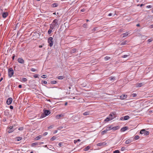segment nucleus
Masks as SVG:
<instances>
[{
  "label": "nucleus",
  "mask_w": 153,
  "mask_h": 153,
  "mask_svg": "<svg viewBox=\"0 0 153 153\" xmlns=\"http://www.w3.org/2000/svg\"><path fill=\"white\" fill-rule=\"evenodd\" d=\"M57 132V130H56L54 132V134L56 133Z\"/></svg>",
  "instance_id": "61"
},
{
  "label": "nucleus",
  "mask_w": 153,
  "mask_h": 153,
  "mask_svg": "<svg viewBox=\"0 0 153 153\" xmlns=\"http://www.w3.org/2000/svg\"><path fill=\"white\" fill-rule=\"evenodd\" d=\"M62 145V143H59V146H61Z\"/></svg>",
  "instance_id": "51"
},
{
  "label": "nucleus",
  "mask_w": 153,
  "mask_h": 153,
  "mask_svg": "<svg viewBox=\"0 0 153 153\" xmlns=\"http://www.w3.org/2000/svg\"><path fill=\"white\" fill-rule=\"evenodd\" d=\"M126 41H125L123 42H122L121 43V45H125L126 44Z\"/></svg>",
  "instance_id": "37"
},
{
  "label": "nucleus",
  "mask_w": 153,
  "mask_h": 153,
  "mask_svg": "<svg viewBox=\"0 0 153 153\" xmlns=\"http://www.w3.org/2000/svg\"><path fill=\"white\" fill-rule=\"evenodd\" d=\"M107 131H107L106 129L105 130H104L102 131L101 132V134L102 135H103L104 134H105V133H106Z\"/></svg>",
  "instance_id": "19"
},
{
  "label": "nucleus",
  "mask_w": 153,
  "mask_h": 153,
  "mask_svg": "<svg viewBox=\"0 0 153 153\" xmlns=\"http://www.w3.org/2000/svg\"><path fill=\"white\" fill-rule=\"evenodd\" d=\"M132 141V140H131V139H129L126 140L125 141V143L126 144H128L131 143Z\"/></svg>",
  "instance_id": "14"
},
{
  "label": "nucleus",
  "mask_w": 153,
  "mask_h": 153,
  "mask_svg": "<svg viewBox=\"0 0 153 153\" xmlns=\"http://www.w3.org/2000/svg\"><path fill=\"white\" fill-rule=\"evenodd\" d=\"M112 15V14L111 13H109L108 15V16H111Z\"/></svg>",
  "instance_id": "55"
},
{
  "label": "nucleus",
  "mask_w": 153,
  "mask_h": 153,
  "mask_svg": "<svg viewBox=\"0 0 153 153\" xmlns=\"http://www.w3.org/2000/svg\"><path fill=\"white\" fill-rule=\"evenodd\" d=\"M53 125H51L48 127V129L52 128H53Z\"/></svg>",
  "instance_id": "47"
},
{
  "label": "nucleus",
  "mask_w": 153,
  "mask_h": 153,
  "mask_svg": "<svg viewBox=\"0 0 153 153\" xmlns=\"http://www.w3.org/2000/svg\"><path fill=\"white\" fill-rule=\"evenodd\" d=\"M112 129V127L111 126H108L106 128V130L107 131Z\"/></svg>",
  "instance_id": "24"
},
{
  "label": "nucleus",
  "mask_w": 153,
  "mask_h": 153,
  "mask_svg": "<svg viewBox=\"0 0 153 153\" xmlns=\"http://www.w3.org/2000/svg\"><path fill=\"white\" fill-rule=\"evenodd\" d=\"M85 10L84 9H82L81 10V11L83 12H84L85 11Z\"/></svg>",
  "instance_id": "62"
},
{
  "label": "nucleus",
  "mask_w": 153,
  "mask_h": 153,
  "mask_svg": "<svg viewBox=\"0 0 153 153\" xmlns=\"http://www.w3.org/2000/svg\"><path fill=\"white\" fill-rule=\"evenodd\" d=\"M52 29L50 28V29H49L48 30V33L49 34H50L52 32Z\"/></svg>",
  "instance_id": "31"
},
{
  "label": "nucleus",
  "mask_w": 153,
  "mask_h": 153,
  "mask_svg": "<svg viewBox=\"0 0 153 153\" xmlns=\"http://www.w3.org/2000/svg\"><path fill=\"white\" fill-rule=\"evenodd\" d=\"M97 27H95V28H94V29H93L92 30V32H94L96 31L97 30Z\"/></svg>",
  "instance_id": "42"
},
{
  "label": "nucleus",
  "mask_w": 153,
  "mask_h": 153,
  "mask_svg": "<svg viewBox=\"0 0 153 153\" xmlns=\"http://www.w3.org/2000/svg\"><path fill=\"white\" fill-rule=\"evenodd\" d=\"M39 145H40L42 144H43L44 143L43 142H39Z\"/></svg>",
  "instance_id": "59"
},
{
  "label": "nucleus",
  "mask_w": 153,
  "mask_h": 153,
  "mask_svg": "<svg viewBox=\"0 0 153 153\" xmlns=\"http://www.w3.org/2000/svg\"><path fill=\"white\" fill-rule=\"evenodd\" d=\"M22 139V138L20 137H18L16 138V140L17 141H19Z\"/></svg>",
  "instance_id": "23"
},
{
  "label": "nucleus",
  "mask_w": 153,
  "mask_h": 153,
  "mask_svg": "<svg viewBox=\"0 0 153 153\" xmlns=\"http://www.w3.org/2000/svg\"><path fill=\"white\" fill-rule=\"evenodd\" d=\"M23 127H20L19 128V130H20V131H22V130H23Z\"/></svg>",
  "instance_id": "45"
},
{
  "label": "nucleus",
  "mask_w": 153,
  "mask_h": 153,
  "mask_svg": "<svg viewBox=\"0 0 153 153\" xmlns=\"http://www.w3.org/2000/svg\"><path fill=\"white\" fill-rule=\"evenodd\" d=\"M124 117H121L120 118V120H123Z\"/></svg>",
  "instance_id": "63"
},
{
  "label": "nucleus",
  "mask_w": 153,
  "mask_h": 153,
  "mask_svg": "<svg viewBox=\"0 0 153 153\" xmlns=\"http://www.w3.org/2000/svg\"><path fill=\"white\" fill-rule=\"evenodd\" d=\"M42 137V136L41 135H39L36 137L35 138V140H39Z\"/></svg>",
  "instance_id": "21"
},
{
  "label": "nucleus",
  "mask_w": 153,
  "mask_h": 153,
  "mask_svg": "<svg viewBox=\"0 0 153 153\" xmlns=\"http://www.w3.org/2000/svg\"><path fill=\"white\" fill-rule=\"evenodd\" d=\"M63 78V76H59L58 77V79H61Z\"/></svg>",
  "instance_id": "34"
},
{
  "label": "nucleus",
  "mask_w": 153,
  "mask_h": 153,
  "mask_svg": "<svg viewBox=\"0 0 153 153\" xmlns=\"http://www.w3.org/2000/svg\"><path fill=\"white\" fill-rule=\"evenodd\" d=\"M127 95L125 94L122 95L120 96V98L121 100H124L126 99L127 98Z\"/></svg>",
  "instance_id": "11"
},
{
  "label": "nucleus",
  "mask_w": 153,
  "mask_h": 153,
  "mask_svg": "<svg viewBox=\"0 0 153 153\" xmlns=\"http://www.w3.org/2000/svg\"><path fill=\"white\" fill-rule=\"evenodd\" d=\"M53 38L52 37H50L48 39V42L50 46L52 47L53 45Z\"/></svg>",
  "instance_id": "5"
},
{
  "label": "nucleus",
  "mask_w": 153,
  "mask_h": 153,
  "mask_svg": "<svg viewBox=\"0 0 153 153\" xmlns=\"http://www.w3.org/2000/svg\"><path fill=\"white\" fill-rule=\"evenodd\" d=\"M14 71L12 68H10L8 70V74L10 77H11L14 74Z\"/></svg>",
  "instance_id": "4"
},
{
  "label": "nucleus",
  "mask_w": 153,
  "mask_h": 153,
  "mask_svg": "<svg viewBox=\"0 0 153 153\" xmlns=\"http://www.w3.org/2000/svg\"><path fill=\"white\" fill-rule=\"evenodd\" d=\"M128 33H126L122 34L121 35V36H122L123 37H124L128 36Z\"/></svg>",
  "instance_id": "17"
},
{
  "label": "nucleus",
  "mask_w": 153,
  "mask_h": 153,
  "mask_svg": "<svg viewBox=\"0 0 153 153\" xmlns=\"http://www.w3.org/2000/svg\"><path fill=\"white\" fill-rule=\"evenodd\" d=\"M129 117L128 116H126L124 117L123 120H128L129 118Z\"/></svg>",
  "instance_id": "20"
},
{
  "label": "nucleus",
  "mask_w": 153,
  "mask_h": 153,
  "mask_svg": "<svg viewBox=\"0 0 153 153\" xmlns=\"http://www.w3.org/2000/svg\"><path fill=\"white\" fill-rule=\"evenodd\" d=\"M22 80L25 82H26L27 81V79L26 78H23L22 79Z\"/></svg>",
  "instance_id": "35"
},
{
  "label": "nucleus",
  "mask_w": 153,
  "mask_h": 153,
  "mask_svg": "<svg viewBox=\"0 0 153 153\" xmlns=\"http://www.w3.org/2000/svg\"><path fill=\"white\" fill-rule=\"evenodd\" d=\"M129 56V55H125L123 56L122 57L123 58H126Z\"/></svg>",
  "instance_id": "32"
},
{
  "label": "nucleus",
  "mask_w": 153,
  "mask_h": 153,
  "mask_svg": "<svg viewBox=\"0 0 153 153\" xmlns=\"http://www.w3.org/2000/svg\"><path fill=\"white\" fill-rule=\"evenodd\" d=\"M52 6L53 7H56L58 6V4H57L54 3L52 4Z\"/></svg>",
  "instance_id": "28"
},
{
  "label": "nucleus",
  "mask_w": 153,
  "mask_h": 153,
  "mask_svg": "<svg viewBox=\"0 0 153 153\" xmlns=\"http://www.w3.org/2000/svg\"><path fill=\"white\" fill-rule=\"evenodd\" d=\"M50 114V111L48 110H45V111L43 114L42 115V117H44L46 116L49 115Z\"/></svg>",
  "instance_id": "7"
},
{
  "label": "nucleus",
  "mask_w": 153,
  "mask_h": 153,
  "mask_svg": "<svg viewBox=\"0 0 153 153\" xmlns=\"http://www.w3.org/2000/svg\"><path fill=\"white\" fill-rule=\"evenodd\" d=\"M87 25V24H85L83 25V27L85 28L86 27Z\"/></svg>",
  "instance_id": "46"
},
{
  "label": "nucleus",
  "mask_w": 153,
  "mask_h": 153,
  "mask_svg": "<svg viewBox=\"0 0 153 153\" xmlns=\"http://www.w3.org/2000/svg\"><path fill=\"white\" fill-rule=\"evenodd\" d=\"M105 60H107L109 59H110V58L109 57L107 56L105 58Z\"/></svg>",
  "instance_id": "39"
},
{
  "label": "nucleus",
  "mask_w": 153,
  "mask_h": 153,
  "mask_svg": "<svg viewBox=\"0 0 153 153\" xmlns=\"http://www.w3.org/2000/svg\"><path fill=\"white\" fill-rule=\"evenodd\" d=\"M83 114L84 115H88L89 114L88 112H86L84 113Z\"/></svg>",
  "instance_id": "29"
},
{
  "label": "nucleus",
  "mask_w": 153,
  "mask_h": 153,
  "mask_svg": "<svg viewBox=\"0 0 153 153\" xmlns=\"http://www.w3.org/2000/svg\"><path fill=\"white\" fill-rule=\"evenodd\" d=\"M58 21L57 19H55L50 25V29H53L56 28V26L58 25Z\"/></svg>",
  "instance_id": "2"
},
{
  "label": "nucleus",
  "mask_w": 153,
  "mask_h": 153,
  "mask_svg": "<svg viewBox=\"0 0 153 153\" xmlns=\"http://www.w3.org/2000/svg\"><path fill=\"white\" fill-rule=\"evenodd\" d=\"M77 142L78 141H77V140H75L74 141V143L75 144H76Z\"/></svg>",
  "instance_id": "52"
},
{
  "label": "nucleus",
  "mask_w": 153,
  "mask_h": 153,
  "mask_svg": "<svg viewBox=\"0 0 153 153\" xmlns=\"http://www.w3.org/2000/svg\"><path fill=\"white\" fill-rule=\"evenodd\" d=\"M16 125H14L12 126H8L7 129V131L8 133H10L13 132L14 131L16 128Z\"/></svg>",
  "instance_id": "1"
},
{
  "label": "nucleus",
  "mask_w": 153,
  "mask_h": 153,
  "mask_svg": "<svg viewBox=\"0 0 153 153\" xmlns=\"http://www.w3.org/2000/svg\"><path fill=\"white\" fill-rule=\"evenodd\" d=\"M37 145H39V142L34 143H32L31 144V146H34Z\"/></svg>",
  "instance_id": "15"
},
{
  "label": "nucleus",
  "mask_w": 153,
  "mask_h": 153,
  "mask_svg": "<svg viewBox=\"0 0 153 153\" xmlns=\"http://www.w3.org/2000/svg\"><path fill=\"white\" fill-rule=\"evenodd\" d=\"M43 82L44 84H47V82L46 81H44Z\"/></svg>",
  "instance_id": "54"
},
{
  "label": "nucleus",
  "mask_w": 153,
  "mask_h": 153,
  "mask_svg": "<svg viewBox=\"0 0 153 153\" xmlns=\"http://www.w3.org/2000/svg\"><path fill=\"white\" fill-rule=\"evenodd\" d=\"M150 27L151 28H153V25H151L150 26Z\"/></svg>",
  "instance_id": "58"
},
{
  "label": "nucleus",
  "mask_w": 153,
  "mask_h": 153,
  "mask_svg": "<svg viewBox=\"0 0 153 153\" xmlns=\"http://www.w3.org/2000/svg\"><path fill=\"white\" fill-rule=\"evenodd\" d=\"M18 61L21 64H23L24 62V60L21 58H18Z\"/></svg>",
  "instance_id": "10"
},
{
  "label": "nucleus",
  "mask_w": 153,
  "mask_h": 153,
  "mask_svg": "<svg viewBox=\"0 0 153 153\" xmlns=\"http://www.w3.org/2000/svg\"><path fill=\"white\" fill-rule=\"evenodd\" d=\"M153 40V39H149L148 40V42H152Z\"/></svg>",
  "instance_id": "43"
},
{
  "label": "nucleus",
  "mask_w": 153,
  "mask_h": 153,
  "mask_svg": "<svg viewBox=\"0 0 153 153\" xmlns=\"http://www.w3.org/2000/svg\"><path fill=\"white\" fill-rule=\"evenodd\" d=\"M146 37V36L144 35L142 36V38H143V39H144Z\"/></svg>",
  "instance_id": "56"
},
{
  "label": "nucleus",
  "mask_w": 153,
  "mask_h": 153,
  "mask_svg": "<svg viewBox=\"0 0 153 153\" xmlns=\"http://www.w3.org/2000/svg\"><path fill=\"white\" fill-rule=\"evenodd\" d=\"M126 149V148L125 147H122L121 149V151H123L125 150Z\"/></svg>",
  "instance_id": "44"
},
{
  "label": "nucleus",
  "mask_w": 153,
  "mask_h": 153,
  "mask_svg": "<svg viewBox=\"0 0 153 153\" xmlns=\"http://www.w3.org/2000/svg\"><path fill=\"white\" fill-rule=\"evenodd\" d=\"M120 151L118 150H116L114 151L113 153H120Z\"/></svg>",
  "instance_id": "40"
},
{
  "label": "nucleus",
  "mask_w": 153,
  "mask_h": 153,
  "mask_svg": "<svg viewBox=\"0 0 153 153\" xmlns=\"http://www.w3.org/2000/svg\"><path fill=\"white\" fill-rule=\"evenodd\" d=\"M106 144V143L105 142L100 143L97 144V146H105Z\"/></svg>",
  "instance_id": "12"
},
{
  "label": "nucleus",
  "mask_w": 153,
  "mask_h": 153,
  "mask_svg": "<svg viewBox=\"0 0 153 153\" xmlns=\"http://www.w3.org/2000/svg\"><path fill=\"white\" fill-rule=\"evenodd\" d=\"M117 127H113V128H112V129H113V130H116L117 129Z\"/></svg>",
  "instance_id": "33"
},
{
  "label": "nucleus",
  "mask_w": 153,
  "mask_h": 153,
  "mask_svg": "<svg viewBox=\"0 0 153 153\" xmlns=\"http://www.w3.org/2000/svg\"><path fill=\"white\" fill-rule=\"evenodd\" d=\"M143 83H137L135 84V86L137 87H140L143 85Z\"/></svg>",
  "instance_id": "13"
},
{
  "label": "nucleus",
  "mask_w": 153,
  "mask_h": 153,
  "mask_svg": "<svg viewBox=\"0 0 153 153\" xmlns=\"http://www.w3.org/2000/svg\"><path fill=\"white\" fill-rule=\"evenodd\" d=\"M56 138L54 136L51 139V141L55 140L56 139Z\"/></svg>",
  "instance_id": "27"
},
{
  "label": "nucleus",
  "mask_w": 153,
  "mask_h": 153,
  "mask_svg": "<svg viewBox=\"0 0 153 153\" xmlns=\"http://www.w3.org/2000/svg\"><path fill=\"white\" fill-rule=\"evenodd\" d=\"M47 76L46 75H43L41 76V77L43 78H45Z\"/></svg>",
  "instance_id": "38"
},
{
  "label": "nucleus",
  "mask_w": 153,
  "mask_h": 153,
  "mask_svg": "<svg viewBox=\"0 0 153 153\" xmlns=\"http://www.w3.org/2000/svg\"><path fill=\"white\" fill-rule=\"evenodd\" d=\"M115 114L116 113L115 112L111 113L109 114V116L104 120V121L108 122L113 120L115 117Z\"/></svg>",
  "instance_id": "3"
},
{
  "label": "nucleus",
  "mask_w": 153,
  "mask_h": 153,
  "mask_svg": "<svg viewBox=\"0 0 153 153\" xmlns=\"http://www.w3.org/2000/svg\"><path fill=\"white\" fill-rule=\"evenodd\" d=\"M90 148V146H88L86 147L84 149V150L85 151H88L89 149Z\"/></svg>",
  "instance_id": "22"
},
{
  "label": "nucleus",
  "mask_w": 153,
  "mask_h": 153,
  "mask_svg": "<svg viewBox=\"0 0 153 153\" xmlns=\"http://www.w3.org/2000/svg\"><path fill=\"white\" fill-rule=\"evenodd\" d=\"M64 116V114H62L56 115V116L55 117V118L57 119H59L60 118L63 117Z\"/></svg>",
  "instance_id": "8"
},
{
  "label": "nucleus",
  "mask_w": 153,
  "mask_h": 153,
  "mask_svg": "<svg viewBox=\"0 0 153 153\" xmlns=\"http://www.w3.org/2000/svg\"><path fill=\"white\" fill-rule=\"evenodd\" d=\"M3 78L2 77H1L0 79V82L3 80Z\"/></svg>",
  "instance_id": "64"
},
{
  "label": "nucleus",
  "mask_w": 153,
  "mask_h": 153,
  "mask_svg": "<svg viewBox=\"0 0 153 153\" xmlns=\"http://www.w3.org/2000/svg\"><path fill=\"white\" fill-rule=\"evenodd\" d=\"M152 7V6L150 5H148L146 6V7L148 8H151Z\"/></svg>",
  "instance_id": "48"
},
{
  "label": "nucleus",
  "mask_w": 153,
  "mask_h": 153,
  "mask_svg": "<svg viewBox=\"0 0 153 153\" xmlns=\"http://www.w3.org/2000/svg\"><path fill=\"white\" fill-rule=\"evenodd\" d=\"M13 99L11 98H8L7 100V105H10Z\"/></svg>",
  "instance_id": "9"
},
{
  "label": "nucleus",
  "mask_w": 153,
  "mask_h": 153,
  "mask_svg": "<svg viewBox=\"0 0 153 153\" xmlns=\"http://www.w3.org/2000/svg\"><path fill=\"white\" fill-rule=\"evenodd\" d=\"M48 133L47 132H45L43 134V135L46 136L48 134Z\"/></svg>",
  "instance_id": "50"
},
{
  "label": "nucleus",
  "mask_w": 153,
  "mask_h": 153,
  "mask_svg": "<svg viewBox=\"0 0 153 153\" xmlns=\"http://www.w3.org/2000/svg\"><path fill=\"white\" fill-rule=\"evenodd\" d=\"M8 15V13H4L2 15V16L4 18H6Z\"/></svg>",
  "instance_id": "16"
},
{
  "label": "nucleus",
  "mask_w": 153,
  "mask_h": 153,
  "mask_svg": "<svg viewBox=\"0 0 153 153\" xmlns=\"http://www.w3.org/2000/svg\"><path fill=\"white\" fill-rule=\"evenodd\" d=\"M34 77L35 78H37L38 76L37 75H35L34 76Z\"/></svg>",
  "instance_id": "60"
},
{
  "label": "nucleus",
  "mask_w": 153,
  "mask_h": 153,
  "mask_svg": "<svg viewBox=\"0 0 153 153\" xmlns=\"http://www.w3.org/2000/svg\"><path fill=\"white\" fill-rule=\"evenodd\" d=\"M115 77H114L111 76L109 78L110 80L112 81L113 80H114Z\"/></svg>",
  "instance_id": "25"
},
{
  "label": "nucleus",
  "mask_w": 153,
  "mask_h": 153,
  "mask_svg": "<svg viewBox=\"0 0 153 153\" xmlns=\"http://www.w3.org/2000/svg\"><path fill=\"white\" fill-rule=\"evenodd\" d=\"M127 129V127H124L122 128H121V131H124L126 130Z\"/></svg>",
  "instance_id": "18"
},
{
  "label": "nucleus",
  "mask_w": 153,
  "mask_h": 153,
  "mask_svg": "<svg viewBox=\"0 0 153 153\" xmlns=\"http://www.w3.org/2000/svg\"><path fill=\"white\" fill-rule=\"evenodd\" d=\"M132 96L133 97H135L137 95L136 94H132Z\"/></svg>",
  "instance_id": "49"
},
{
  "label": "nucleus",
  "mask_w": 153,
  "mask_h": 153,
  "mask_svg": "<svg viewBox=\"0 0 153 153\" xmlns=\"http://www.w3.org/2000/svg\"><path fill=\"white\" fill-rule=\"evenodd\" d=\"M31 71L33 72H35V71H36V70L35 68H32L31 69Z\"/></svg>",
  "instance_id": "41"
},
{
  "label": "nucleus",
  "mask_w": 153,
  "mask_h": 153,
  "mask_svg": "<svg viewBox=\"0 0 153 153\" xmlns=\"http://www.w3.org/2000/svg\"><path fill=\"white\" fill-rule=\"evenodd\" d=\"M140 133L141 134H144L145 135H148L149 133V131H146L144 129H143L141 130Z\"/></svg>",
  "instance_id": "6"
},
{
  "label": "nucleus",
  "mask_w": 153,
  "mask_h": 153,
  "mask_svg": "<svg viewBox=\"0 0 153 153\" xmlns=\"http://www.w3.org/2000/svg\"><path fill=\"white\" fill-rule=\"evenodd\" d=\"M139 138V137L138 135H136L134 137V138L136 140L138 139Z\"/></svg>",
  "instance_id": "36"
},
{
  "label": "nucleus",
  "mask_w": 153,
  "mask_h": 153,
  "mask_svg": "<svg viewBox=\"0 0 153 153\" xmlns=\"http://www.w3.org/2000/svg\"><path fill=\"white\" fill-rule=\"evenodd\" d=\"M76 49H72L71 51V53H74L76 51Z\"/></svg>",
  "instance_id": "30"
},
{
  "label": "nucleus",
  "mask_w": 153,
  "mask_h": 153,
  "mask_svg": "<svg viewBox=\"0 0 153 153\" xmlns=\"http://www.w3.org/2000/svg\"><path fill=\"white\" fill-rule=\"evenodd\" d=\"M10 108L11 109H13V106H12V105H10Z\"/></svg>",
  "instance_id": "53"
},
{
  "label": "nucleus",
  "mask_w": 153,
  "mask_h": 153,
  "mask_svg": "<svg viewBox=\"0 0 153 153\" xmlns=\"http://www.w3.org/2000/svg\"><path fill=\"white\" fill-rule=\"evenodd\" d=\"M18 87H19V88H21L22 87V86L21 85H19V86H18Z\"/></svg>",
  "instance_id": "57"
},
{
  "label": "nucleus",
  "mask_w": 153,
  "mask_h": 153,
  "mask_svg": "<svg viewBox=\"0 0 153 153\" xmlns=\"http://www.w3.org/2000/svg\"><path fill=\"white\" fill-rule=\"evenodd\" d=\"M51 83L52 84H55L57 83V82L55 80H53L51 81Z\"/></svg>",
  "instance_id": "26"
}]
</instances>
